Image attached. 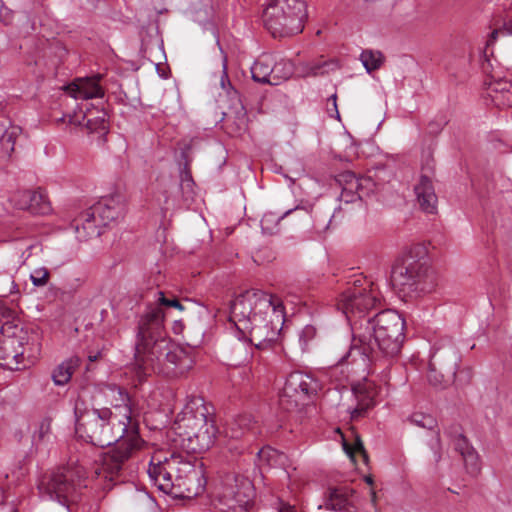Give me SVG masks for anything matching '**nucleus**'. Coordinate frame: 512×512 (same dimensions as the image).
Instances as JSON below:
<instances>
[{
    "instance_id": "a878e982",
    "label": "nucleus",
    "mask_w": 512,
    "mask_h": 512,
    "mask_svg": "<svg viewBox=\"0 0 512 512\" xmlns=\"http://www.w3.org/2000/svg\"><path fill=\"white\" fill-rule=\"evenodd\" d=\"M257 457L260 465L270 468H284L288 462L286 454L269 446L260 449L257 452Z\"/></svg>"
},
{
    "instance_id": "9b49d317",
    "label": "nucleus",
    "mask_w": 512,
    "mask_h": 512,
    "mask_svg": "<svg viewBox=\"0 0 512 512\" xmlns=\"http://www.w3.org/2000/svg\"><path fill=\"white\" fill-rule=\"evenodd\" d=\"M361 280H355L353 286L347 288L341 295L339 306L343 310L346 317L353 322L367 318L366 314L370 310L380 306L381 296L378 289L373 283H369L368 287H363Z\"/></svg>"
},
{
    "instance_id": "c756f323",
    "label": "nucleus",
    "mask_w": 512,
    "mask_h": 512,
    "mask_svg": "<svg viewBox=\"0 0 512 512\" xmlns=\"http://www.w3.org/2000/svg\"><path fill=\"white\" fill-rule=\"evenodd\" d=\"M500 35H512V21H505L503 25L499 28L494 29L488 35V38L484 47V55L486 57L493 56V45L497 41Z\"/></svg>"
},
{
    "instance_id": "2eb2a0df",
    "label": "nucleus",
    "mask_w": 512,
    "mask_h": 512,
    "mask_svg": "<svg viewBox=\"0 0 512 512\" xmlns=\"http://www.w3.org/2000/svg\"><path fill=\"white\" fill-rule=\"evenodd\" d=\"M460 355L451 340H441L434 348L429 363L432 367L444 370L446 377H455Z\"/></svg>"
},
{
    "instance_id": "aec40b11",
    "label": "nucleus",
    "mask_w": 512,
    "mask_h": 512,
    "mask_svg": "<svg viewBox=\"0 0 512 512\" xmlns=\"http://www.w3.org/2000/svg\"><path fill=\"white\" fill-rule=\"evenodd\" d=\"M414 191L420 208L426 213H434L437 208V196L430 178L425 175L421 176Z\"/></svg>"
},
{
    "instance_id": "49530a36",
    "label": "nucleus",
    "mask_w": 512,
    "mask_h": 512,
    "mask_svg": "<svg viewBox=\"0 0 512 512\" xmlns=\"http://www.w3.org/2000/svg\"><path fill=\"white\" fill-rule=\"evenodd\" d=\"M432 449H433L434 461H435V463H438L442 457L439 433L436 434V444H435V446L432 447Z\"/></svg>"
},
{
    "instance_id": "dca6fc26",
    "label": "nucleus",
    "mask_w": 512,
    "mask_h": 512,
    "mask_svg": "<svg viewBox=\"0 0 512 512\" xmlns=\"http://www.w3.org/2000/svg\"><path fill=\"white\" fill-rule=\"evenodd\" d=\"M23 338L13 336L0 341V366L8 370L26 368Z\"/></svg>"
},
{
    "instance_id": "09e8293b",
    "label": "nucleus",
    "mask_w": 512,
    "mask_h": 512,
    "mask_svg": "<svg viewBox=\"0 0 512 512\" xmlns=\"http://www.w3.org/2000/svg\"><path fill=\"white\" fill-rule=\"evenodd\" d=\"M278 512H296L295 507L287 503H280Z\"/></svg>"
},
{
    "instance_id": "4be33fe9",
    "label": "nucleus",
    "mask_w": 512,
    "mask_h": 512,
    "mask_svg": "<svg viewBox=\"0 0 512 512\" xmlns=\"http://www.w3.org/2000/svg\"><path fill=\"white\" fill-rule=\"evenodd\" d=\"M96 117H90V114L69 115V123L75 126H85L89 132H99L105 134L108 130V123L106 120V113L104 111L98 112Z\"/></svg>"
},
{
    "instance_id": "37998d69",
    "label": "nucleus",
    "mask_w": 512,
    "mask_h": 512,
    "mask_svg": "<svg viewBox=\"0 0 512 512\" xmlns=\"http://www.w3.org/2000/svg\"><path fill=\"white\" fill-rule=\"evenodd\" d=\"M159 298H158V305L157 306H166V307H174L180 311L184 310V306L182 303L176 299H167L162 291L158 292Z\"/></svg>"
},
{
    "instance_id": "f3484780",
    "label": "nucleus",
    "mask_w": 512,
    "mask_h": 512,
    "mask_svg": "<svg viewBox=\"0 0 512 512\" xmlns=\"http://www.w3.org/2000/svg\"><path fill=\"white\" fill-rule=\"evenodd\" d=\"M342 177L345 186L342 188L340 199L346 204L361 202L372 191L373 182L370 178H357L353 173H346Z\"/></svg>"
},
{
    "instance_id": "a211bd4d",
    "label": "nucleus",
    "mask_w": 512,
    "mask_h": 512,
    "mask_svg": "<svg viewBox=\"0 0 512 512\" xmlns=\"http://www.w3.org/2000/svg\"><path fill=\"white\" fill-rule=\"evenodd\" d=\"M12 201L17 208L35 215H44L51 210L50 202L41 191H18L13 195Z\"/></svg>"
},
{
    "instance_id": "a19ab883",
    "label": "nucleus",
    "mask_w": 512,
    "mask_h": 512,
    "mask_svg": "<svg viewBox=\"0 0 512 512\" xmlns=\"http://www.w3.org/2000/svg\"><path fill=\"white\" fill-rule=\"evenodd\" d=\"M271 312H259V309H253L250 316H248L251 326L268 324Z\"/></svg>"
},
{
    "instance_id": "de8ad7c7",
    "label": "nucleus",
    "mask_w": 512,
    "mask_h": 512,
    "mask_svg": "<svg viewBox=\"0 0 512 512\" xmlns=\"http://www.w3.org/2000/svg\"><path fill=\"white\" fill-rule=\"evenodd\" d=\"M1 141H2L3 145L11 144L10 150L13 151L14 143H15V132L14 131H11V132L6 131L3 134Z\"/></svg>"
},
{
    "instance_id": "f257e3e1",
    "label": "nucleus",
    "mask_w": 512,
    "mask_h": 512,
    "mask_svg": "<svg viewBox=\"0 0 512 512\" xmlns=\"http://www.w3.org/2000/svg\"><path fill=\"white\" fill-rule=\"evenodd\" d=\"M121 404L111 408H89L86 401L78 397L74 405L75 431L79 438L98 447L116 443L115 448L105 453L101 460V472L105 479L113 480L122 470L132 453L140 448L138 424L132 419L131 399L122 388H116Z\"/></svg>"
},
{
    "instance_id": "a18cd8bd",
    "label": "nucleus",
    "mask_w": 512,
    "mask_h": 512,
    "mask_svg": "<svg viewBox=\"0 0 512 512\" xmlns=\"http://www.w3.org/2000/svg\"><path fill=\"white\" fill-rule=\"evenodd\" d=\"M330 105V107H327V112L330 114V116H333L332 112H334L335 117L339 118V111L337 108V94L333 93L328 99H327V105Z\"/></svg>"
},
{
    "instance_id": "f03ea898",
    "label": "nucleus",
    "mask_w": 512,
    "mask_h": 512,
    "mask_svg": "<svg viewBox=\"0 0 512 512\" xmlns=\"http://www.w3.org/2000/svg\"><path fill=\"white\" fill-rule=\"evenodd\" d=\"M283 319L281 301L261 290H247L230 305V321L239 334L257 349H266L276 340Z\"/></svg>"
},
{
    "instance_id": "4c0bfd02",
    "label": "nucleus",
    "mask_w": 512,
    "mask_h": 512,
    "mask_svg": "<svg viewBox=\"0 0 512 512\" xmlns=\"http://www.w3.org/2000/svg\"><path fill=\"white\" fill-rule=\"evenodd\" d=\"M510 89H512V82L503 79L491 81L488 86L489 95L492 99Z\"/></svg>"
},
{
    "instance_id": "1a4fd4ad",
    "label": "nucleus",
    "mask_w": 512,
    "mask_h": 512,
    "mask_svg": "<svg viewBox=\"0 0 512 512\" xmlns=\"http://www.w3.org/2000/svg\"><path fill=\"white\" fill-rule=\"evenodd\" d=\"M86 477L82 467H63L44 475L39 481L38 490L41 497L67 505L77 501Z\"/></svg>"
},
{
    "instance_id": "4d7b16f0",
    "label": "nucleus",
    "mask_w": 512,
    "mask_h": 512,
    "mask_svg": "<svg viewBox=\"0 0 512 512\" xmlns=\"http://www.w3.org/2000/svg\"><path fill=\"white\" fill-rule=\"evenodd\" d=\"M185 179H186L187 181H192L191 176H190V175H188V174H186V175H185Z\"/></svg>"
},
{
    "instance_id": "8fccbe9b",
    "label": "nucleus",
    "mask_w": 512,
    "mask_h": 512,
    "mask_svg": "<svg viewBox=\"0 0 512 512\" xmlns=\"http://www.w3.org/2000/svg\"><path fill=\"white\" fill-rule=\"evenodd\" d=\"M273 215L272 214H266L262 220H261V226L263 230H268V223L272 221Z\"/></svg>"
},
{
    "instance_id": "4468645a",
    "label": "nucleus",
    "mask_w": 512,
    "mask_h": 512,
    "mask_svg": "<svg viewBox=\"0 0 512 512\" xmlns=\"http://www.w3.org/2000/svg\"><path fill=\"white\" fill-rule=\"evenodd\" d=\"M253 498L251 482L242 476L227 475L224 479L220 500L234 512H247Z\"/></svg>"
},
{
    "instance_id": "79ce46f5",
    "label": "nucleus",
    "mask_w": 512,
    "mask_h": 512,
    "mask_svg": "<svg viewBox=\"0 0 512 512\" xmlns=\"http://www.w3.org/2000/svg\"><path fill=\"white\" fill-rule=\"evenodd\" d=\"M316 336V328L312 325H306L299 334V342L302 349H305L308 343Z\"/></svg>"
},
{
    "instance_id": "5701e85b",
    "label": "nucleus",
    "mask_w": 512,
    "mask_h": 512,
    "mask_svg": "<svg viewBox=\"0 0 512 512\" xmlns=\"http://www.w3.org/2000/svg\"><path fill=\"white\" fill-rule=\"evenodd\" d=\"M231 438H241L245 435H256L259 432V426L251 415H240L231 422L228 428Z\"/></svg>"
},
{
    "instance_id": "bb28decb",
    "label": "nucleus",
    "mask_w": 512,
    "mask_h": 512,
    "mask_svg": "<svg viewBox=\"0 0 512 512\" xmlns=\"http://www.w3.org/2000/svg\"><path fill=\"white\" fill-rule=\"evenodd\" d=\"M338 68V64L335 60H325L323 58L307 62L302 66V75L304 77L309 76H323L330 73Z\"/></svg>"
},
{
    "instance_id": "c85d7f7f",
    "label": "nucleus",
    "mask_w": 512,
    "mask_h": 512,
    "mask_svg": "<svg viewBox=\"0 0 512 512\" xmlns=\"http://www.w3.org/2000/svg\"><path fill=\"white\" fill-rule=\"evenodd\" d=\"M355 396L357 399V405L350 412L351 419L353 420L363 417L365 413L375 405L373 396L368 393L356 391Z\"/></svg>"
},
{
    "instance_id": "e433bc0d",
    "label": "nucleus",
    "mask_w": 512,
    "mask_h": 512,
    "mask_svg": "<svg viewBox=\"0 0 512 512\" xmlns=\"http://www.w3.org/2000/svg\"><path fill=\"white\" fill-rule=\"evenodd\" d=\"M51 418H44L39 422L38 429L34 432L33 440L36 443H41L49 438L51 435Z\"/></svg>"
},
{
    "instance_id": "6e6552de",
    "label": "nucleus",
    "mask_w": 512,
    "mask_h": 512,
    "mask_svg": "<svg viewBox=\"0 0 512 512\" xmlns=\"http://www.w3.org/2000/svg\"><path fill=\"white\" fill-rule=\"evenodd\" d=\"M391 280L400 293L411 298L431 292L435 286L427 261L416 259L412 250L392 268Z\"/></svg>"
},
{
    "instance_id": "603ef678",
    "label": "nucleus",
    "mask_w": 512,
    "mask_h": 512,
    "mask_svg": "<svg viewBox=\"0 0 512 512\" xmlns=\"http://www.w3.org/2000/svg\"><path fill=\"white\" fill-rule=\"evenodd\" d=\"M101 355H102V354H101V352H98V353H96V354H90V355L88 356V359H89V361H91V362H95V361H97V360L101 357Z\"/></svg>"
},
{
    "instance_id": "412c9836",
    "label": "nucleus",
    "mask_w": 512,
    "mask_h": 512,
    "mask_svg": "<svg viewBox=\"0 0 512 512\" xmlns=\"http://www.w3.org/2000/svg\"><path fill=\"white\" fill-rule=\"evenodd\" d=\"M353 495V489L348 487L331 489L325 506L332 511L353 512L355 509L352 499Z\"/></svg>"
},
{
    "instance_id": "3c124183",
    "label": "nucleus",
    "mask_w": 512,
    "mask_h": 512,
    "mask_svg": "<svg viewBox=\"0 0 512 512\" xmlns=\"http://www.w3.org/2000/svg\"><path fill=\"white\" fill-rule=\"evenodd\" d=\"M10 310L4 306L3 302L0 300V314L3 316L9 315Z\"/></svg>"
},
{
    "instance_id": "5fc2aeb1",
    "label": "nucleus",
    "mask_w": 512,
    "mask_h": 512,
    "mask_svg": "<svg viewBox=\"0 0 512 512\" xmlns=\"http://www.w3.org/2000/svg\"><path fill=\"white\" fill-rule=\"evenodd\" d=\"M365 481H366V483H367V484L372 485V484H373V478H372V476H370V475H369V476H366V477H365Z\"/></svg>"
},
{
    "instance_id": "ddd939ff",
    "label": "nucleus",
    "mask_w": 512,
    "mask_h": 512,
    "mask_svg": "<svg viewBox=\"0 0 512 512\" xmlns=\"http://www.w3.org/2000/svg\"><path fill=\"white\" fill-rule=\"evenodd\" d=\"M318 382L310 375L295 371L289 374L279 397V405L283 410L293 411L315 394Z\"/></svg>"
},
{
    "instance_id": "423d86ee",
    "label": "nucleus",
    "mask_w": 512,
    "mask_h": 512,
    "mask_svg": "<svg viewBox=\"0 0 512 512\" xmlns=\"http://www.w3.org/2000/svg\"><path fill=\"white\" fill-rule=\"evenodd\" d=\"M192 357L180 346L170 340L160 341L156 346L135 359L138 369L148 374L150 371L167 377H179L193 367Z\"/></svg>"
},
{
    "instance_id": "7ed1b4c3",
    "label": "nucleus",
    "mask_w": 512,
    "mask_h": 512,
    "mask_svg": "<svg viewBox=\"0 0 512 512\" xmlns=\"http://www.w3.org/2000/svg\"><path fill=\"white\" fill-rule=\"evenodd\" d=\"M404 328V319L392 309L355 322L352 347L338 362H344L353 350H357L368 362L390 365L401 351L405 339Z\"/></svg>"
},
{
    "instance_id": "b1692460",
    "label": "nucleus",
    "mask_w": 512,
    "mask_h": 512,
    "mask_svg": "<svg viewBox=\"0 0 512 512\" xmlns=\"http://www.w3.org/2000/svg\"><path fill=\"white\" fill-rule=\"evenodd\" d=\"M273 60L269 56L258 58L251 67L252 79L261 84L272 85Z\"/></svg>"
},
{
    "instance_id": "473e14b6",
    "label": "nucleus",
    "mask_w": 512,
    "mask_h": 512,
    "mask_svg": "<svg viewBox=\"0 0 512 512\" xmlns=\"http://www.w3.org/2000/svg\"><path fill=\"white\" fill-rule=\"evenodd\" d=\"M455 377H446L444 375V370L432 367L429 363V369L427 374V379L431 385L437 388H444L449 385Z\"/></svg>"
},
{
    "instance_id": "58836bf2",
    "label": "nucleus",
    "mask_w": 512,
    "mask_h": 512,
    "mask_svg": "<svg viewBox=\"0 0 512 512\" xmlns=\"http://www.w3.org/2000/svg\"><path fill=\"white\" fill-rule=\"evenodd\" d=\"M50 273L47 268H37L30 275V279L34 286L43 287L48 283Z\"/></svg>"
},
{
    "instance_id": "6e6d98bb",
    "label": "nucleus",
    "mask_w": 512,
    "mask_h": 512,
    "mask_svg": "<svg viewBox=\"0 0 512 512\" xmlns=\"http://www.w3.org/2000/svg\"><path fill=\"white\" fill-rule=\"evenodd\" d=\"M371 500L373 503L376 502V492L374 490H371Z\"/></svg>"
},
{
    "instance_id": "f8f14e48",
    "label": "nucleus",
    "mask_w": 512,
    "mask_h": 512,
    "mask_svg": "<svg viewBox=\"0 0 512 512\" xmlns=\"http://www.w3.org/2000/svg\"><path fill=\"white\" fill-rule=\"evenodd\" d=\"M165 314L160 306L148 305L138 322L137 343L135 346V359L156 346L160 341H167L165 327Z\"/></svg>"
},
{
    "instance_id": "c9c22d12",
    "label": "nucleus",
    "mask_w": 512,
    "mask_h": 512,
    "mask_svg": "<svg viewBox=\"0 0 512 512\" xmlns=\"http://www.w3.org/2000/svg\"><path fill=\"white\" fill-rule=\"evenodd\" d=\"M408 421L421 428L426 429H433L436 425V420L431 415H427L424 413L416 412L413 413L409 418Z\"/></svg>"
},
{
    "instance_id": "cd10ccee",
    "label": "nucleus",
    "mask_w": 512,
    "mask_h": 512,
    "mask_svg": "<svg viewBox=\"0 0 512 512\" xmlns=\"http://www.w3.org/2000/svg\"><path fill=\"white\" fill-rule=\"evenodd\" d=\"M311 217L313 220V229L317 233H323L329 228V225L332 221V209H324L321 207L313 208Z\"/></svg>"
},
{
    "instance_id": "6ab92c4d",
    "label": "nucleus",
    "mask_w": 512,
    "mask_h": 512,
    "mask_svg": "<svg viewBox=\"0 0 512 512\" xmlns=\"http://www.w3.org/2000/svg\"><path fill=\"white\" fill-rule=\"evenodd\" d=\"M101 76L77 79L66 87L67 92L75 99H92L104 96V90L99 85Z\"/></svg>"
},
{
    "instance_id": "864d4df0",
    "label": "nucleus",
    "mask_w": 512,
    "mask_h": 512,
    "mask_svg": "<svg viewBox=\"0 0 512 512\" xmlns=\"http://www.w3.org/2000/svg\"><path fill=\"white\" fill-rule=\"evenodd\" d=\"M299 207H296L295 209H289L287 210L281 217H278L277 218V221L281 220L282 218H284L285 216H287L288 214H290L293 210H298Z\"/></svg>"
},
{
    "instance_id": "39448f33",
    "label": "nucleus",
    "mask_w": 512,
    "mask_h": 512,
    "mask_svg": "<svg viewBox=\"0 0 512 512\" xmlns=\"http://www.w3.org/2000/svg\"><path fill=\"white\" fill-rule=\"evenodd\" d=\"M148 475L154 485L166 494H173L175 489L192 493V484L200 480L202 471L179 454L165 456L156 453L151 458Z\"/></svg>"
},
{
    "instance_id": "393cba45",
    "label": "nucleus",
    "mask_w": 512,
    "mask_h": 512,
    "mask_svg": "<svg viewBox=\"0 0 512 512\" xmlns=\"http://www.w3.org/2000/svg\"><path fill=\"white\" fill-rule=\"evenodd\" d=\"M80 359L78 357H71L66 361L59 364L52 373V380L55 385L63 386L67 384L74 371L78 368Z\"/></svg>"
},
{
    "instance_id": "9d476101",
    "label": "nucleus",
    "mask_w": 512,
    "mask_h": 512,
    "mask_svg": "<svg viewBox=\"0 0 512 512\" xmlns=\"http://www.w3.org/2000/svg\"><path fill=\"white\" fill-rule=\"evenodd\" d=\"M123 213L124 203L120 196L103 197L82 215V227L80 229L76 224L75 230L80 238L100 236L99 228L109 225Z\"/></svg>"
},
{
    "instance_id": "0eeeda50",
    "label": "nucleus",
    "mask_w": 512,
    "mask_h": 512,
    "mask_svg": "<svg viewBox=\"0 0 512 512\" xmlns=\"http://www.w3.org/2000/svg\"><path fill=\"white\" fill-rule=\"evenodd\" d=\"M307 16L303 0H270L263 21L273 37H285L301 33Z\"/></svg>"
},
{
    "instance_id": "72a5a7b5",
    "label": "nucleus",
    "mask_w": 512,
    "mask_h": 512,
    "mask_svg": "<svg viewBox=\"0 0 512 512\" xmlns=\"http://www.w3.org/2000/svg\"><path fill=\"white\" fill-rule=\"evenodd\" d=\"M343 449L351 459L354 458L355 453H359L363 459V462L368 464L369 456L359 435L355 436L353 444H349L344 441Z\"/></svg>"
},
{
    "instance_id": "ea45409f",
    "label": "nucleus",
    "mask_w": 512,
    "mask_h": 512,
    "mask_svg": "<svg viewBox=\"0 0 512 512\" xmlns=\"http://www.w3.org/2000/svg\"><path fill=\"white\" fill-rule=\"evenodd\" d=\"M454 446L455 449L461 454V456L465 455L466 452H471L474 448L469 444L467 438L459 433L454 437Z\"/></svg>"
},
{
    "instance_id": "20e7f679",
    "label": "nucleus",
    "mask_w": 512,
    "mask_h": 512,
    "mask_svg": "<svg viewBox=\"0 0 512 512\" xmlns=\"http://www.w3.org/2000/svg\"><path fill=\"white\" fill-rule=\"evenodd\" d=\"M208 414L202 398L190 399L178 414L172 429L188 453L200 454L213 445L217 429Z\"/></svg>"
},
{
    "instance_id": "7c9ffc66",
    "label": "nucleus",
    "mask_w": 512,
    "mask_h": 512,
    "mask_svg": "<svg viewBox=\"0 0 512 512\" xmlns=\"http://www.w3.org/2000/svg\"><path fill=\"white\" fill-rule=\"evenodd\" d=\"M293 74V65L288 60H280L273 62L272 85H279L281 82L288 80Z\"/></svg>"
},
{
    "instance_id": "c03bdc74",
    "label": "nucleus",
    "mask_w": 512,
    "mask_h": 512,
    "mask_svg": "<svg viewBox=\"0 0 512 512\" xmlns=\"http://www.w3.org/2000/svg\"><path fill=\"white\" fill-rule=\"evenodd\" d=\"M493 101L497 105L512 106V89L497 95V97H493Z\"/></svg>"
},
{
    "instance_id": "2f4dec72",
    "label": "nucleus",
    "mask_w": 512,
    "mask_h": 512,
    "mask_svg": "<svg viewBox=\"0 0 512 512\" xmlns=\"http://www.w3.org/2000/svg\"><path fill=\"white\" fill-rule=\"evenodd\" d=\"M360 60L367 72H372L380 68L384 57L379 51L364 50L360 55Z\"/></svg>"
},
{
    "instance_id": "f704fd0d",
    "label": "nucleus",
    "mask_w": 512,
    "mask_h": 512,
    "mask_svg": "<svg viewBox=\"0 0 512 512\" xmlns=\"http://www.w3.org/2000/svg\"><path fill=\"white\" fill-rule=\"evenodd\" d=\"M462 458L464 461L466 471L472 476L478 475V473L481 470V464L479 456L475 449L471 452H466V454L463 455Z\"/></svg>"
}]
</instances>
